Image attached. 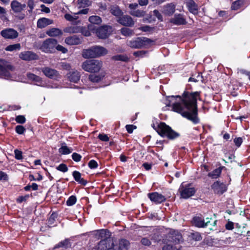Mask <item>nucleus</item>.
<instances>
[{"instance_id":"4","label":"nucleus","mask_w":250,"mask_h":250,"mask_svg":"<svg viewBox=\"0 0 250 250\" xmlns=\"http://www.w3.org/2000/svg\"><path fill=\"white\" fill-rule=\"evenodd\" d=\"M154 129L163 137H166L169 139L173 140L179 136V134L171 129L165 123L161 122L155 126H153Z\"/></svg>"},{"instance_id":"59","label":"nucleus","mask_w":250,"mask_h":250,"mask_svg":"<svg viewBox=\"0 0 250 250\" xmlns=\"http://www.w3.org/2000/svg\"><path fill=\"white\" fill-rule=\"evenodd\" d=\"M139 29L144 32L150 31L152 29V28H151L150 26H149L148 25H145L143 26H141Z\"/></svg>"},{"instance_id":"17","label":"nucleus","mask_w":250,"mask_h":250,"mask_svg":"<svg viewBox=\"0 0 250 250\" xmlns=\"http://www.w3.org/2000/svg\"><path fill=\"white\" fill-rule=\"evenodd\" d=\"M117 21L121 24L125 26L131 27L134 24L132 18L128 15H124L120 17Z\"/></svg>"},{"instance_id":"44","label":"nucleus","mask_w":250,"mask_h":250,"mask_svg":"<svg viewBox=\"0 0 250 250\" xmlns=\"http://www.w3.org/2000/svg\"><path fill=\"white\" fill-rule=\"evenodd\" d=\"M243 1L241 0H238L234 1L232 5L231 8L233 10H237L238 9L240 6L243 4Z\"/></svg>"},{"instance_id":"54","label":"nucleus","mask_w":250,"mask_h":250,"mask_svg":"<svg viewBox=\"0 0 250 250\" xmlns=\"http://www.w3.org/2000/svg\"><path fill=\"white\" fill-rule=\"evenodd\" d=\"M55 49L61 51L63 53H65L67 52V49L61 45H56Z\"/></svg>"},{"instance_id":"45","label":"nucleus","mask_w":250,"mask_h":250,"mask_svg":"<svg viewBox=\"0 0 250 250\" xmlns=\"http://www.w3.org/2000/svg\"><path fill=\"white\" fill-rule=\"evenodd\" d=\"M56 169L63 172H67L68 169L67 166L64 164H60L56 167Z\"/></svg>"},{"instance_id":"31","label":"nucleus","mask_w":250,"mask_h":250,"mask_svg":"<svg viewBox=\"0 0 250 250\" xmlns=\"http://www.w3.org/2000/svg\"><path fill=\"white\" fill-rule=\"evenodd\" d=\"M104 77V75L102 74H91L88 79L91 82L97 83L101 80Z\"/></svg>"},{"instance_id":"25","label":"nucleus","mask_w":250,"mask_h":250,"mask_svg":"<svg viewBox=\"0 0 250 250\" xmlns=\"http://www.w3.org/2000/svg\"><path fill=\"white\" fill-rule=\"evenodd\" d=\"M186 3L188 9L191 13L193 14L197 13V5L193 0H186Z\"/></svg>"},{"instance_id":"19","label":"nucleus","mask_w":250,"mask_h":250,"mask_svg":"<svg viewBox=\"0 0 250 250\" xmlns=\"http://www.w3.org/2000/svg\"><path fill=\"white\" fill-rule=\"evenodd\" d=\"M192 222L193 224L197 227L204 228L208 226L210 223V220H208V218H206V222H205L202 218L196 216L193 218Z\"/></svg>"},{"instance_id":"57","label":"nucleus","mask_w":250,"mask_h":250,"mask_svg":"<svg viewBox=\"0 0 250 250\" xmlns=\"http://www.w3.org/2000/svg\"><path fill=\"white\" fill-rule=\"evenodd\" d=\"M226 229L228 230H232L234 228L233 222L229 221L225 225Z\"/></svg>"},{"instance_id":"11","label":"nucleus","mask_w":250,"mask_h":250,"mask_svg":"<svg viewBox=\"0 0 250 250\" xmlns=\"http://www.w3.org/2000/svg\"><path fill=\"white\" fill-rule=\"evenodd\" d=\"M1 36L6 39H14L18 37V32L13 28H8L0 32Z\"/></svg>"},{"instance_id":"50","label":"nucleus","mask_w":250,"mask_h":250,"mask_svg":"<svg viewBox=\"0 0 250 250\" xmlns=\"http://www.w3.org/2000/svg\"><path fill=\"white\" fill-rule=\"evenodd\" d=\"M72 158L74 161L78 162L81 161L82 156L77 153H73L72 155Z\"/></svg>"},{"instance_id":"12","label":"nucleus","mask_w":250,"mask_h":250,"mask_svg":"<svg viewBox=\"0 0 250 250\" xmlns=\"http://www.w3.org/2000/svg\"><path fill=\"white\" fill-rule=\"evenodd\" d=\"M19 58L26 61H31L39 59L38 55L35 53L30 51H25L20 53Z\"/></svg>"},{"instance_id":"5","label":"nucleus","mask_w":250,"mask_h":250,"mask_svg":"<svg viewBox=\"0 0 250 250\" xmlns=\"http://www.w3.org/2000/svg\"><path fill=\"white\" fill-rule=\"evenodd\" d=\"M107 50L103 46H94L82 52V56L84 58H95L105 55Z\"/></svg>"},{"instance_id":"53","label":"nucleus","mask_w":250,"mask_h":250,"mask_svg":"<svg viewBox=\"0 0 250 250\" xmlns=\"http://www.w3.org/2000/svg\"><path fill=\"white\" fill-rule=\"evenodd\" d=\"M98 138L100 140L104 142H107L109 141V138L107 135L104 134H100Z\"/></svg>"},{"instance_id":"33","label":"nucleus","mask_w":250,"mask_h":250,"mask_svg":"<svg viewBox=\"0 0 250 250\" xmlns=\"http://www.w3.org/2000/svg\"><path fill=\"white\" fill-rule=\"evenodd\" d=\"M89 21L92 24H100L102 21L101 18L98 16H91L89 17Z\"/></svg>"},{"instance_id":"3","label":"nucleus","mask_w":250,"mask_h":250,"mask_svg":"<svg viewBox=\"0 0 250 250\" xmlns=\"http://www.w3.org/2000/svg\"><path fill=\"white\" fill-rule=\"evenodd\" d=\"M107 232L105 229L98 230L95 232V235L99 239H103L95 246V250H108L109 249L113 250V242L110 239H107Z\"/></svg>"},{"instance_id":"32","label":"nucleus","mask_w":250,"mask_h":250,"mask_svg":"<svg viewBox=\"0 0 250 250\" xmlns=\"http://www.w3.org/2000/svg\"><path fill=\"white\" fill-rule=\"evenodd\" d=\"M21 48V45L20 43H18L14 44H11L8 46H7L5 48V50L7 51H17V50H20Z\"/></svg>"},{"instance_id":"47","label":"nucleus","mask_w":250,"mask_h":250,"mask_svg":"<svg viewBox=\"0 0 250 250\" xmlns=\"http://www.w3.org/2000/svg\"><path fill=\"white\" fill-rule=\"evenodd\" d=\"M16 132L19 134H22L25 131V128L22 125H17L15 128Z\"/></svg>"},{"instance_id":"18","label":"nucleus","mask_w":250,"mask_h":250,"mask_svg":"<svg viewBox=\"0 0 250 250\" xmlns=\"http://www.w3.org/2000/svg\"><path fill=\"white\" fill-rule=\"evenodd\" d=\"M212 188L215 193L218 194H222L227 190L226 185L219 182H214L212 185Z\"/></svg>"},{"instance_id":"24","label":"nucleus","mask_w":250,"mask_h":250,"mask_svg":"<svg viewBox=\"0 0 250 250\" xmlns=\"http://www.w3.org/2000/svg\"><path fill=\"white\" fill-rule=\"evenodd\" d=\"M67 78L70 82L76 83L80 80V74L77 71H72L67 74Z\"/></svg>"},{"instance_id":"22","label":"nucleus","mask_w":250,"mask_h":250,"mask_svg":"<svg viewBox=\"0 0 250 250\" xmlns=\"http://www.w3.org/2000/svg\"><path fill=\"white\" fill-rule=\"evenodd\" d=\"M119 245V246L118 249L115 248L113 245V250L112 249H109L108 250H127L129 248L130 243L128 240L122 239L120 240Z\"/></svg>"},{"instance_id":"29","label":"nucleus","mask_w":250,"mask_h":250,"mask_svg":"<svg viewBox=\"0 0 250 250\" xmlns=\"http://www.w3.org/2000/svg\"><path fill=\"white\" fill-rule=\"evenodd\" d=\"M63 31L70 34L80 33L82 28L80 26H69L64 28Z\"/></svg>"},{"instance_id":"49","label":"nucleus","mask_w":250,"mask_h":250,"mask_svg":"<svg viewBox=\"0 0 250 250\" xmlns=\"http://www.w3.org/2000/svg\"><path fill=\"white\" fill-rule=\"evenodd\" d=\"M15 121L19 124H23L25 122L26 119L24 116L19 115L16 117Z\"/></svg>"},{"instance_id":"16","label":"nucleus","mask_w":250,"mask_h":250,"mask_svg":"<svg viewBox=\"0 0 250 250\" xmlns=\"http://www.w3.org/2000/svg\"><path fill=\"white\" fill-rule=\"evenodd\" d=\"M12 10L15 13H20L23 11L25 7V4H22L17 0H14L11 2Z\"/></svg>"},{"instance_id":"55","label":"nucleus","mask_w":250,"mask_h":250,"mask_svg":"<svg viewBox=\"0 0 250 250\" xmlns=\"http://www.w3.org/2000/svg\"><path fill=\"white\" fill-rule=\"evenodd\" d=\"M95 24L91 23L89 24L87 26V29L92 32L95 33L96 30L98 29L96 28V26L94 25Z\"/></svg>"},{"instance_id":"43","label":"nucleus","mask_w":250,"mask_h":250,"mask_svg":"<svg viewBox=\"0 0 250 250\" xmlns=\"http://www.w3.org/2000/svg\"><path fill=\"white\" fill-rule=\"evenodd\" d=\"M77 201L76 197L75 196L72 195L69 197L66 201V205L68 206H71L74 205Z\"/></svg>"},{"instance_id":"60","label":"nucleus","mask_w":250,"mask_h":250,"mask_svg":"<svg viewBox=\"0 0 250 250\" xmlns=\"http://www.w3.org/2000/svg\"><path fill=\"white\" fill-rule=\"evenodd\" d=\"M242 141V139L240 137L236 138L234 139V143H235V145L238 147L241 146Z\"/></svg>"},{"instance_id":"48","label":"nucleus","mask_w":250,"mask_h":250,"mask_svg":"<svg viewBox=\"0 0 250 250\" xmlns=\"http://www.w3.org/2000/svg\"><path fill=\"white\" fill-rule=\"evenodd\" d=\"M15 157L17 160L22 159V153L21 151L18 149H15L14 150Z\"/></svg>"},{"instance_id":"13","label":"nucleus","mask_w":250,"mask_h":250,"mask_svg":"<svg viewBox=\"0 0 250 250\" xmlns=\"http://www.w3.org/2000/svg\"><path fill=\"white\" fill-rule=\"evenodd\" d=\"M111 27L108 26H103L98 28L96 31L97 37L101 39H105L110 34Z\"/></svg>"},{"instance_id":"64","label":"nucleus","mask_w":250,"mask_h":250,"mask_svg":"<svg viewBox=\"0 0 250 250\" xmlns=\"http://www.w3.org/2000/svg\"><path fill=\"white\" fill-rule=\"evenodd\" d=\"M7 175L4 172L0 171V180L6 181V180H7Z\"/></svg>"},{"instance_id":"6","label":"nucleus","mask_w":250,"mask_h":250,"mask_svg":"<svg viewBox=\"0 0 250 250\" xmlns=\"http://www.w3.org/2000/svg\"><path fill=\"white\" fill-rule=\"evenodd\" d=\"M13 67L3 62L0 63V77L7 80L16 81V76L14 74Z\"/></svg>"},{"instance_id":"21","label":"nucleus","mask_w":250,"mask_h":250,"mask_svg":"<svg viewBox=\"0 0 250 250\" xmlns=\"http://www.w3.org/2000/svg\"><path fill=\"white\" fill-rule=\"evenodd\" d=\"M65 42L70 45H78L81 43L82 39L75 35L70 36L65 39Z\"/></svg>"},{"instance_id":"2","label":"nucleus","mask_w":250,"mask_h":250,"mask_svg":"<svg viewBox=\"0 0 250 250\" xmlns=\"http://www.w3.org/2000/svg\"><path fill=\"white\" fill-rule=\"evenodd\" d=\"M182 242V236L178 231L170 230L167 236V239L164 241L163 250H180L182 247L180 243Z\"/></svg>"},{"instance_id":"8","label":"nucleus","mask_w":250,"mask_h":250,"mask_svg":"<svg viewBox=\"0 0 250 250\" xmlns=\"http://www.w3.org/2000/svg\"><path fill=\"white\" fill-rule=\"evenodd\" d=\"M152 42L153 41L148 38L139 37L128 41L127 44L133 48H140L148 45Z\"/></svg>"},{"instance_id":"41","label":"nucleus","mask_w":250,"mask_h":250,"mask_svg":"<svg viewBox=\"0 0 250 250\" xmlns=\"http://www.w3.org/2000/svg\"><path fill=\"white\" fill-rule=\"evenodd\" d=\"M221 172V170L219 168H217L214 170L211 173H209V176L212 178H217L219 176Z\"/></svg>"},{"instance_id":"63","label":"nucleus","mask_w":250,"mask_h":250,"mask_svg":"<svg viewBox=\"0 0 250 250\" xmlns=\"http://www.w3.org/2000/svg\"><path fill=\"white\" fill-rule=\"evenodd\" d=\"M82 28V31L80 32L81 33H82V34L85 36H90L91 34H90V31L87 29V30H85L83 27H81Z\"/></svg>"},{"instance_id":"14","label":"nucleus","mask_w":250,"mask_h":250,"mask_svg":"<svg viewBox=\"0 0 250 250\" xmlns=\"http://www.w3.org/2000/svg\"><path fill=\"white\" fill-rule=\"evenodd\" d=\"M43 74L50 79H56L60 78L58 72L55 69L49 67H43L41 69Z\"/></svg>"},{"instance_id":"38","label":"nucleus","mask_w":250,"mask_h":250,"mask_svg":"<svg viewBox=\"0 0 250 250\" xmlns=\"http://www.w3.org/2000/svg\"><path fill=\"white\" fill-rule=\"evenodd\" d=\"M59 152L62 154L66 155L70 153L72 151V149L66 146H62L59 148Z\"/></svg>"},{"instance_id":"40","label":"nucleus","mask_w":250,"mask_h":250,"mask_svg":"<svg viewBox=\"0 0 250 250\" xmlns=\"http://www.w3.org/2000/svg\"><path fill=\"white\" fill-rule=\"evenodd\" d=\"M0 19L3 21H6L8 19L6 17V11L5 9L0 6Z\"/></svg>"},{"instance_id":"26","label":"nucleus","mask_w":250,"mask_h":250,"mask_svg":"<svg viewBox=\"0 0 250 250\" xmlns=\"http://www.w3.org/2000/svg\"><path fill=\"white\" fill-rule=\"evenodd\" d=\"M175 6L172 3L167 4L163 7V13L167 16L172 15L175 12Z\"/></svg>"},{"instance_id":"39","label":"nucleus","mask_w":250,"mask_h":250,"mask_svg":"<svg viewBox=\"0 0 250 250\" xmlns=\"http://www.w3.org/2000/svg\"><path fill=\"white\" fill-rule=\"evenodd\" d=\"M64 18L68 21H73L78 19V16H77V14L76 13H74L72 15L70 14H66L64 15Z\"/></svg>"},{"instance_id":"56","label":"nucleus","mask_w":250,"mask_h":250,"mask_svg":"<svg viewBox=\"0 0 250 250\" xmlns=\"http://www.w3.org/2000/svg\"><path fill=\"white\" fill-rule=\"evenodd\" d=\"M78 3L80 6H83L84 5H88L89 3L88 0H78Z\"/></svg>"},{"instance_id":"15","label":"nucleus","mask_w":250,"mask_h":250,"mask_svg":"<svg viewBox=\"0 0 250 250\" xmlns=\"http://www.w3.org/2000/svg\"><path fill=\"white\" fill-rule=\"evenodd\" d=\"M148 197L152 202L155 204L161 203L166 199L164 196L156 192L148 193Z\"/></svg>"},{"instance_id":"62","label":"nucleus","mask_w":250,"mask_h":250,"mask_svg":"<svg viewBox=\"0 0 250 250\" xmlns=\"http://www.w3.org/2000/svg\"><path fill=\"white\" fill-rule=\"evenodd\" d=\"M41 11L45 13H49L50 12V9L48 7L45 6L44 4H42L41 5Z\"/></svg>"},{"instance_id":"9","label":"nucleus","mask_w":250,"mask_h":250,"mask_svg":"<svg viewBox=\"0 0 250 250\" xmlns=\"http://www.w3.org/2000/svg\"><path fill=\"white\" fill-rule=\"evenodd\" d=\"M179 191L182 198L188 199L193 196L195 193V189L192 187L189 184H181L179 189Z\"/></svg>"},{"instance_id":"37","label":"nucleus","mask_w":250,"mask_h":250,"mask_svg":"<svg viewBox=\"0 0 250 250\" xmlns=\"http://www.w3.org/2000/svg\"><path fill=\"white\" fill-rule=\"evenodd\" d=\"M70 243L68 240L66 239L63 241L60 242L57 245H56L55 247V248H67L70 247Z\"/></svg>"},{"instance_id":"20","label":"nucleus","mask_w":250,"mask_h":250,"mask_svg":"<svg viewBox=\"0 0 250 250\" xmlns=\"http://www.w3.org/2000/svg\"><path fill=\"white\" fill-rule=\"evenodd\" d=\"M170 22L177 25H184L187 23L186 19L181 14H175L174 17L170 20Z\"/></svg>"},{"instance_id":"46","label":"nucleus","mask_w":250,"mask_h":250,"mask_svg":"<svg viewBox=\"0 0 250 250\" xmlns=\"http://www.w3.org/2000/svg\"><path fill=\"white\" fill-rule=\"evenodd\" d=\"M27 5L28 7L29 8V9L28 10V12L30 13H32L33 10L34 8L35 7V3L33 0H28L27 1Z\"/></svg>"},{"instance_id":"7","label":"nucleus","mask_w":250,"mask_h":250,"mask_svg":"<svg viewBox=\"0 0 250 250\" xmlns=\"http://www.w3.org/2000/svg\"><path fill=\"white\" fill-rule=\"evenodd\" d=\"M102 66V62L96 60H86L83 62L82 68L85 71L90 73L98 72Z\"/></svg>"},{"instance_id":"58","label":"nucleus","mask_w":250,"mask_h":250,"mask_svg":"<svg viewBox=\"0 0 250 250\" xmlns=\"http://www.w3.org/2000/svg\"><path fill=\"white\" fill-rule=\"evenodd\" d=\"M126 130L129 133H131L133 130L136 128V126L133 125H126L125 126Z\"/></svg>"},{"instance_id":"30","label":"nucleus","mask_w":250,"mask_h":250,"mask_svg":"<svg viewBox=\"0 0 250 250\" xmlns=\"http://www.w3.org/2000/svg\"><path fill=\"white\" fill-rule=\"evenodd\" d=\"M110 12L114 16L118 17L121 16L123 12L119 7L116 5H113L110 7Z\"/></svg>"},{"instance_id":"1","label":"nucleus","mask_w":250,"mask_h":250,"mask_svg":"<svg viewBox=\"0 0 250 250\" xmlns=\"http://www.w3.org/2000/svg\"><path fill=\"white\" fill-rule=\"evenodd\" d=\"M198 92L190 93L184 92L182 96H171L168 97L167 106H170L172 103V110L181 114L193 124H197L200 122L198 117L197 100L199 98Z\"/></svg>"},{"instance_id":"27","label":"nucleus","mask_w":250,"mask_h":250,"mask_svg":"<svg viewBox=\"0 0 250 250\" xmlns=\"http://www.w3.org/2000/svg\"><path fill=\"white\" fill-rule=\"evenodd\" d=\"M46 34L50 37H57L62 35V31L57 28H52L46 32Z\"/></svg>"},{"instance_id":"10","label":"nucleus","mask_w":250,"mask_h":250,"mask_svg":"<svg viewBox=\"0 0 250 250\" xmlns=\"http://www.w3.org/2000/svg\"><path fill=\"white\" fill-rule=\"evenodd\" d=\"M57 44L56 40L51 38L48 39L43 42L40 49L45 53L53 52L55 50Z\"/></svg>"},{"instance_id":"61","label":"nucleus","mask_w":250,"mask_h":250,"mask_svg":"<svg viewBox=\"0 0 250 250\" xmlns=\"http://www.w3.org/2000/svg\"><path fill=\"white\" fill-rule=\"evenodd\" d=\"M153 12L154 15L155 16L158 18V19H159V20H160L161 21H163L162 16L161 15V13L157 10H154Z\"/></svg>"},{"instance_id":"23","label":"nucleus","mask_w":250,"mask_h":250,"mask_svg":"<svg viewBox=\"0 0 250 250\" xmlns=\"http://www.w3.org/2000/svg\"><path fill=\"white\" fill-rule=\"evenodd\" d=\"M53 23L52 20L46 18H42L39 19L37 21V27L39 28H43L45 27L48 25L51 24Z\"/></svg>"},{"instance_id":"28","label":"nucleus","mask_w":250,"mask_h":250,"mask_svg":"<svg viewBox=\"0 0 250 250\" xmlns=\"http://www.w3.org/2000/svg\"><path fill=\"white\" fill-rule=\"evenodd\" d=\"M72 175L75 181L78 182L79 183L83 185H85L86 184L87 182L81 177V174L79 171H73Z\"/></svg>"},{"instance_id":"35","label":"nucleus","mask_w":250,"mask_h":250,"mask_svg":"<svg viewBox=\"0 0 250 250\" xmlns=\"http://www.w3.org/2000/svg\"><path fill=\"white\" fill-rule=\"evenodd\" d=\"M112 60L121 61L123 62H127L129 60L128 57L125 55H117L112 57Z\"/></svg>"},{"instance_id":"52","label":"nucleus","mask_w":250,"mask_h":250,"mask_svg":"<svg viewBox=\"0 0 250 250\" xmlns=\"http://www.w3.org/2000/svg\"><path fill=\"white\" fill-rule=\"evenodd\" d=\"M141 242L142 245L146 246H149L151 244L150 240L146 237L142 238Z\"/></svg>"},{"instance_id":"42","label":"nucleus","mask_w":250,"mask_h":250,"mask_svg":"<svg viewBox=\"0 0 250 250\" xmlns=\"http://www.w3.org/2000/svg\"><path fill=\"white\" fill-rule=\"evenodd\" d=\"M190 237L192 239L197 241H200L202 239L200 234L197 232L191 233L190 235Z\"/></svg>"},{"instance_id":"51","label":"nucleus","mask_w":250,"mask_h":250,"mask_svg":"<svg viewBox=\"0 0 250 250\" xmlns=\"http://www.w3.org/2000/svg\"><path fill=\"white\" fill-rule=\"evenodd\" d=\"M88 167L91 168H96L98 167V164L97 162L94 160H90L88 163Z\"/></svg>"},{"instance_id":"34","label":"nucleus","mask_w":250,"mask_h":250,"mask_svg":"<svg viewBox=\"0 0 250 250\" xmlns=\"http://www.w3.org/2000/svg\"><path fill=\"white\" fill-rule=\"evenodd\" d=\"M130 15L136 17H142L145 15L146 12L141 10H131L129 12Z\"/></svg>"},{"instance_id":"36","label":"nucleus","mask_w":250,"mask_h":250,"mask_svg":"<svg viewBox=\"0 0 250 250\" xmlns=\"http://www.w3.org/2000/svg\"><path fill=\"white\" fill-rule=\"evenodd\" d=\"M121 33L123 36L126 37L132 36L134 35V32L132 30L126 27L122 28L121 29Z\"/></svg>"}]
</instances>
